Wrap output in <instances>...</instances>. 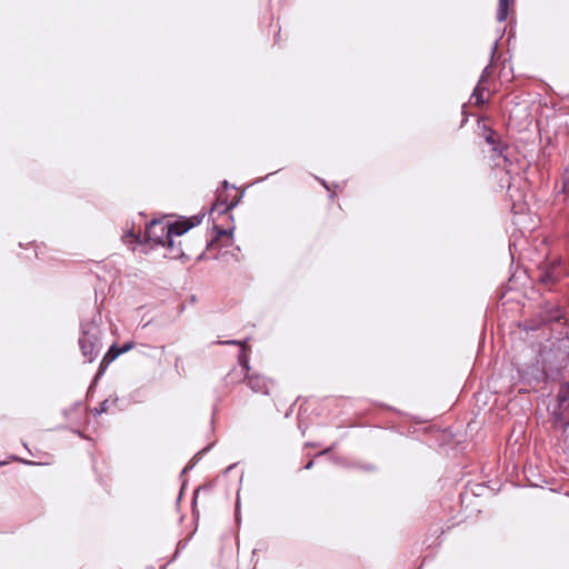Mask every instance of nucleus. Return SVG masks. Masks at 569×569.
Wrapping results in <instances>:
<instances>
[{
	"label": "nucleus",
	"mask_w": 569,
	"mask_h": 569,
	"mask_svg": "<svg viewBox=\"0 0 569 569\" xmlns=\"http://www.w3.org/2000/svg\"><path fill=\"white\" fill-rule=\"evenodd\" d=\"M490 68H491V66L489 64V66H487V67L483 69L482 73H481V76H480V79H479V82H480V83H481V82H483V81H486V78H487V76L489 74V70H490Z\"/></svg>",
	"instance_id": "nucleus-22"
},
{
	"label": "nucleus",
	"mask_w": 569,
	"mask_h": 569,
	"mask_svg": "<svg viewBox=\"0 0 569 569\" xmlns=\"http://www.w3.org/2000/svg\"><path fill=\"white\" fill-rule=\"evenodd\" d=\"M118 356H120L119 349H117L116 345H112L109 348V350L107 351V353L104 355V357L100 363L98 373L101 375L106 370L108 365L110 362H112Z\"/></svg>",
	"instance_id": "nucleus-12"
},
{
	"label": "nucleus",
	"mask_w": 569,
	"mask_h": 569,
	"mask_svg": "<svg viewBox=\"0 0 569 569\" xmlns=\"http://www.w3.org/2000/svg\"><path fill=\"white\" fill-rule=\"evenodd\" d=\"M233 375H237L239 378L241 377V372H230L228 379H232Z\"/></svg>",
	"instance_id": "nucleus-28"
},
{
	"label": "nucleus",
	"mask_w": 569,
	"mask_h": 569,
	"mask_svg": "<svg viewBox=\"0 0 569 569\" xmlns=\"http://www.w3.org/2000/svg\"><path fill=\"white\" fill-rule=\"evenodd\" d=\"M552 416L555 418V428L558 425L569 421V393H558L557 402L552 408Z\"/></svg>",
	"instance_id": "nucleus-8"
},
{
	"label": "nucleus",
	"mask_w": 569,
	"mask_h": 569,
	"mask_svg": "<svg viewBox=\"0 0 569 569\" xmlns=\"http://www.w3.org/2000/svg\"><path fill=\"white\" fill-rule=\"evenodd\" d=\"M204 214L194 216L191 219L177 220L173 223H164L161 220H152L146 226L143 234L129 230L123 239L136 243L152 242L157 246L173 247V236H182L192 227L200 224Z\"/></svg>",
	"instance_id": "nucleus-1"
},
{
	"label": "nucleus",
	"mask_w": 569,
	"mask_h": 569,
	"mask_svg": "<svg viewBox=\"0 0 569 569\" xmlns=\"http://www.w3.org/2000/svg\"><path fill=\"white\" fill-rule=\"evenodd\" d=\"M114 405H116V399L111 400L109 398V399L101 401L99 407L91 408L90 412L93 413L94 416L100 415L102 412H108V411H110V407L114 406Z\"/></svg>",
	"instance_id": "nucleus-14"
},
{
	"label": "nucleus",
	"mask_w": 569,
	"mask_h": 569,
	"mask_svg": "<svg viewBox=\"0 0 569 569\" xmlns=\"http://www.w3.org/2000/svg\"><path fill=\"white\" fill-rule=\"evenodd\" d=\"M222 186H223V188H224V189H228V188H234L233 186H230V184H229V182H228L227 180H224V181L222 182Z\"/></svg>",
	"instance_id": "nucleus-27"
},
{
	"label": "nucleus",
	"mask_w": 569,
	"mask_h": 569,
	"mask_svg": "<svg viewBox=\"0 0 569 569\" xmlns=\"http://www.w3.org/2000/svg\"><path fill=\"white\" fill-rule=\"evenodd\" d=\"M132 347H133V345H132L131 342L124 343V345L119 349L120 355H121V353H124V352H127V351H129Z\"/></svg>",
	"instance_id": "nucleus-23"
},
{
	"label": "nucleus",
	"mask_w": 569,
	"mask_h": 569,
	"mask_svg": "<svg viewBox=\"0 0 569 569\" xmlns=\"http://www.w3.org/2000/svg\"><path fill=\"white\" fill-rule=\"evenodd\" d=\"M498 43H499V39H497V40L493 42L492 47H491V53H490V54H491V59H493V57H495V54H496V52H497V50H498Z\"/></svg>",
	"instance_id": "nucleus-24"
},
{
	"label": "nucleus",
	"mask_w": 569,
	"mask_h": 569,
	"mask_svg": "<svg viewBox=\"0 0 569 569\" xmlns=\"http://www.w3.org/2000/svg\"><path fill=\"white\" fill-rule=\"evenodd\" d=\"M312 466H313V461H312V460H310V461L305 466V469H307V470H308V469H311V468H312Z\"/></svg>",
	"instance_id": "nucleus-29"
},
{
	"label": "nucleus",
	"mask_w": 569,
	"mask_h": 569,
	"mask_svg": "<svg viewBox=\"0 0 569 569\" xmlns=\"http://www.w3.org/2000/svg\"><path fill=\"white\" fill-rule=\"evenodd\" d=\"M328 191H330V188L329 186L327 184L326 180L321 179V178H316Z\"/></svg>",
	"instance_id": "nucleus-26"
},
{
	"label": "nucleus",
	"mask_w": 569,
	"mask_h": 569,
	"mask_svg": "<svg viewBox=\"0 0 569 569\" xmlns=\"http://www.w3.org/2000/svg\"><path fill=\"white\" fill-rule=\"evenodd\" d=\"M552 366L545 368L540 359L537 360L536 363L519 368L518 372L521 379L527 383L557 380L561 375H552Z\"/></svg>",
	"instance_id": "nucleus-4"
},
{
	"label": "nucleus",
	"mask_w": 569,
	"mask_h": 569,
	"mask_svg": "<svg viewBox=\"0 0 569 569\" xmlns=\"http://www.w3.org/2000/svg\"><path fill=\"white\" fill-rule=\"evenodd\" d=\"M273 174V172L269 173L267 177L264 178H260L258 181H263L264 179H267L269 176Z\"/></svg>",
	"instance_id": "nucleus-30"
},
{
	"label": "nucleus",
	"mask_w": 569,
	"mask_h": 569,
	"mask_svg": "<svg viewBox=\"0 0 569 569\" xmlns=\"http://www.w3.org/2000/svg\"><path fill=\"white\" fill-rule=\"evenodd\" d=\"M558 357H560V355H558L557 352H555V350H551L550 348L548 350H543L540 353L541 362L545 366V368L551 366L556 367Z\"/></svg>",
	"instance_id": "nucleus-13"
},
{
	"label": "nucleus",
	"mask_w": 569,
	"mask_h": 569,
	"mask_svg": "<svg viewBox=\"0 0 569 569\" xmlns=\"http://www.w3.org/2000/svg\"><path fill=\"white\" fill-rule=\"evenodd\" d=\"M118 356H120L119 349H117L116 345H112L109 348V350L107 351V353L104 355V357L100 363L98 373L101 375L106 370L108 365L110 362H112Z\"/></svg>",
	"instance_id": "nucleus-11"
},
{
	"label": "nucleus",
	"mask_w": 569,
	"mask_h": 569,
	"mask_svg": "<svg viewBox=\"0 0 569 569\" xmlns=\"http://www.w3.org/2000/svg\"><path fill=\"white\" fill-rule=\"evenodd\" d=\"M24 463L34 465V462H32V461H24Z\"/></svg>",
	"instance_id": "nucleus-31"
},
{
	"label": "nucleus",
	"mask_w": 569,
	"mask_h": 569,
	"mask_svg": "<svg viewBox=\"0 0 569 569\" xmlns=\"http://www.w3.org/2000/svg\"><path fill=\"white\" fill-rule=\"evenodd\" d=\"M239 362L243 366V368L248 369V358H247V355H246V347L243 349H241V352L239 355Z\"/></svg>",
	"instance_id": "nucleus-21"
},
{
	"label": "nucleus",
	"mask_w": 569,
	"mask_h": 569,
	"mask_svg": "<svg viewBox=\"0 0 569 569\" xmlns=\"http://www.w3.org/2000/svg\"><path fill=\"white\" fill-rule=\"evenodd\" d=\"M538 316L540 318V322L543 325L553 322L560 323L566 320V311L559 303L552 301H547L541 307Z\"/></svg>",
	"instance_id": "nucleus-6"
},
{
	"label": "nucleus",
	"mask_w": 569,
	"mask_h": 569,
	"mask_svg": "<svg viewBox=\"0 0 569 569\" xmlns=\"http://www.w3.org/2000/svg\"><path fill=\"white\" fill-rule=\"evenodd\" d=\"M508 8H509V1L508 0H499L498 11H497V20L499 22H502L508 17Z\"/></svg>",
	"instance_id": "nucleus-15"
},
{
	"label": "nucleus",
	"mask_w": 569,
	"mask_h": 569,
	"mask_svg": "<svg viewBox=\"0 0 569 569\" xmlns=\"http://www.w3.org/2000/svg\"><path fill=\"white\" fill-rule=\"evenodd\" d=\"M471 100H473V103L476 106H481V104L486 103V100L483 99V90L480 88V82L473 89V92L471 94Z\"/></svg>",
	"instance_id": "nucleus-16"
},
{
	"label": "nucleus",
	"mask_w": 569,
	"mask_h": 569,
	"mask_svg": "<svg viewBox=\"0 0 569 569\" xmlns=\"http://www.w3.org/2000/svg\"><path fill=\"white\" fill-rule=\"evenodd\" d=\"M558 427L562 428L563 440L568 441L569 440V420L563 423L558 425Z\"/></svg>",
	"instance_id": "nucleus-20"
},
{
	"label": "nucleus",
	"mask_w": 569,
	"mask_h": 569,
	"mask_svg": "<svg viewBox=\"0 0 569 569\" xmlns=\"http://www.w3.org/2000/svg\"><path fill=\"white\" fill-rule=\"evenodd\" d=\"M231 232H232V230L228 231V230H224V229L217 228V238L226 236V234L231 233Z\"/></svg>",
	"instance_id": "nucleus-25"
},
{
	"label": "nucleus",
	"mask_w": 569,
	"mask_h": 569,
	"mask_svg": "<svg viewBox=\"0 0 569 569\" xmlns=\"http://www.w3.org/2000/svg\"><path fill=\"white\" fill-rule=\"evenodd\" d=\"M239 199L240 197L229 202L227 196H223L221 192H219L217 194L216 202L211 207V211H217L219 214H224L238 204Z\"/></svg>",
	"instance_id": "nucleus-10"
},
{
	"label": "nucleus",
	"mask_w": 569,
	"mask_h": 569,
	"mask_svg": "<svg viewBox=\"0 0 569 569\" xmlns=\"http://www.w3.org/2000/svg\"><path fill=\"white\" fill-rule=\"evenodd\" d=\"M482 131L486 142L491 147V151L493 152L495 164L497 167H502L506 172L509 173V170L507 169L509 158L506 153L508 148L497 138V133L491 128L483 124Z\"/></svg>",
	"instance_id": "nucleus-5"
},
{
	"label": "nucleus",
	"mask_w": 569,
	"mask_h": 569,
	"mask_svg": "<svg viewBox=\"0 0 569 569\" xmlns=\"http://www.w3.org/2000/svg\"><path fill=\"white\" fill-rule=\"evenodd\" d=\"M100 318L96 315L93 319L80 321L79 347L86 361L92 362L102 350L101 329L97 321Z\"/></svg>",
	"instance_id": "nucleus-2"
},
{
	"label": "nucleus",
	"mask_w": 569,
	"mask_h": 569,
	"mask_svg": "<svg viewBox=\"0 0 569 569\" xmlns=\"http://www.w3.org/2000/svg\"><path fill=\"white\" fill-rule=\"evenodd\" d=\"M568 276L569 268L561 259L557 258L541 266L539 269L538 281L545 286L551 287Z\"/></svg>",
	"instance_id": "nucleus-3"
},
{
	"label": "nucleus",
	"mask_w": 569,
	"mask_h": 569,
	"mask_svg": "<svg viewBox=\"0 0 569 569\" xmlns=\"http://www.w3.org/2000/svg\"><path fill=\"white\" fill-rule=\"evenodd\" d=\"M244 383L251 391H269L276 387L272 379L259 375L248 376Z\"/></svg>",
	"instance_id": "nucleus-9"
},
{
	"label": "nucleus",
	"mask_w": 569,
	"mask_h": 569,
	"mask_svg": "<svg viewBox=\"0 0 569 569\" xmlns=\"http://www.w3.org/2000/svg\"><path fill=\"white\" fill-rule=\"evenodd\" d=\"M167 250H168V257L171 258V259H178L180 257L183 256V252L181 250V243H176L173 241V247L172 249L170 247H166Z\"/></svg>",
	"instance_id": "nucleus-17"
},
{
	"label": "nucleus",
	"mask_w": 569,
	"mask_h": 569,
	"mask_svg": "<svg viewBox=\"0 0 569 569\" xmlns=\"http://www.w3.org/2000/svg\"><path fill=\"white\" fill-rule=\"evenodd\" d=\"M555 350L560 357L557 358L556 367H553L552 375H562V371L568 366L569 358V336L558 339L550 348Z\"/></svg>",
	"instance_id": "nucleus-7"
},
{
	"label": "nucleus",
	"mask_w": 569,
	"mask_h": 569,
	"mask_svg": "<svg viewBox=\"0 0 569 569\" xmlns=\"http://www.w3.org/2000/svg\"><path fill=\"white\" fill-rule=\"evenodd\" d=\"M218 345H228V346H240L241 349L246 347V341H239V340H226V341H217Z\"/></svg>",
	"instance_id": "nucleus-19"
},
{
	"label": "nucleus",
	"mask_w": 569,
	"mask_h": 569,
	"mask_svg": "<svg viewBox=\"0 0 569 569\" xmlns=\"http://www.w3.org/2000/svg\"><path fill=\"white\" fill-rule=\"evenodd\" d=\"M562 191L566 196H569V168L563 174Z\"/></svg>",
	"instance_id": "nucleus-18"
}]
</instances>
